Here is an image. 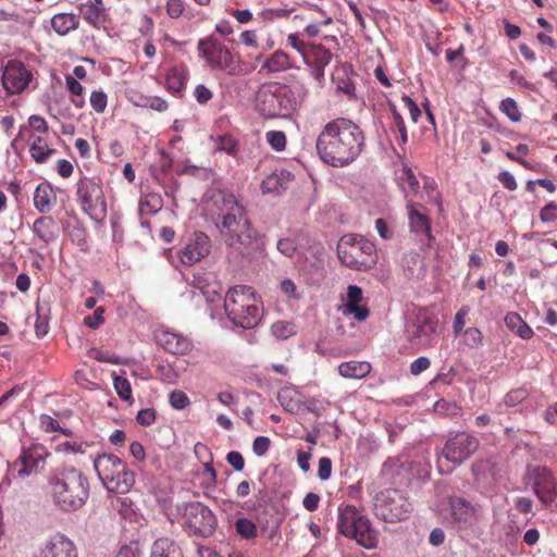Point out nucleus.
Listing matches in <instances>:
<instances>
[{"mask_svg":"<svg viewBox=\"0 0 557 557\" xmlns=\"http://www.w3.org/2000/svg\"><path fill=\"white\" fill-rule=\"evenodd\" d=\"M89 102L97 113H103L108 104V96L102 90H94L90 95Z\"/></svg>","mask_w":557,"mask_h":557,"instance_id":"obj_49","label":"nucleus"},{"mask_svg":"<svg viewBox=\"0 0 557 557\" xmlns=\"http://www.w3.org/2000/svg\"><path fill=\"white\" fill-rule=\"evenodd\" d=\"M290 67L292 63L289 55L282 50H277L263 61L261 71L273 74L286 71Z\"/></svg>","mask_w":557,"mask_h":557,"instance_id":"obj_33","label":"nucleus"},{"mask_svg":"<svg viewBox=\"0 0 557 557\" xmlns=\"http://www.w3.org/2000/svg\"><path fill=\"white\" fill-rule=\"evenodd\" d=\"M188 81V71L184 65L172 66L165 77L166 88L175 96H181Z\"/></svg>","mask_w":557,"mask_h":557,"instance_id":"obj_28","label":"nucleus"},{"mask_svg":"<svg viewBox=\"0 0 557 557\" xmlns=\"http://www.w3.org/2000/svg\"><path fill=\"white\" fill-rule=\"evenodd\" d=\"M136 421L143 426H149L156 421V410L145 408L138 411Z\"/></svg>","mask_w":557,"mask_h":557,"instance_id":"obj_57","label":"nucleus"},{"mask_svg":"<svg viewBox=\"0 0 557 557\" xmlns=\"http://www.w3.org/2000/svg\"><path fill=\"white\" fill-rule=\"evenodd\" d=\"M397 180L407 201L411 200L410 198L414 197L420 188L419 181L413 171L409 166L405 165L400 170Z\"/></svg>","mask_w":557,"mask_h":557,"instance_id":"obj_31","label":"nucleus"},{"mask_svg":"<svg viewBox=\"0 0 557 557\" xmlns=\"http://www.w3.org/2000/svg\"><path fill=\"white\" fill-rule=\"evenodd\" d=\"M373 509L376 518L394 523L406 519L412 510V505L401 491L386 488L374 496Z\"/></svg>","mask_w":557,"mask_h":557,"instance_id":"obj_9","label":"nucleus"},{"mask_svg":"<svg viewBox=\"0 0 557 557\" xmlns=\"http://www.w3.org/2000/svg\"><path fill=\"white\" fill-rule=\"evenodd\" d=\"M151 557H183V553L172 540L161 537L153 543Z\"/></svg>","mask_w":557,"mask_h":557,"instance_id":"obj_35","label":"nucleus"},{"mask_svg":"<svg viewBox=\"0 0 557 557\" xmlns=\"http://www.w3.org/2000/svg\"><path fill=\"white\" fill-rule=\"evenodd\" d=\"M76 195L82 209L89 214L98 207H106L102 188L94 180L81 178L76 184Z\"/></svg>","mask_w":557,"mask_h":557,"instance_id":"obj_17","label":"nucleus"},{"mask_svg":"<svg viewBox=\"0 0 557 557\" xmlns=\"http://www.w3.org/2000/svg\"><path fill=\"white\" fill-rule=\"evenodd\" d=\"M306 94L302 87H292L282 83L263 84L256 96V108L265 119H292Z\"/></svg>","mask_w":557,"mask_h":557,"instance_id":"obj_4","label":"nucleus"},{"mask_svg":"<svg viewBox=\"0 0 557 557\" xmlns=\"http://www.w3.org/2000/svg\"><path fill=\"white\" fill-rule=\"evenodd\" d=\"M287 42L302 57V59L305 58V53L309 50V47L312 45L300 40L297 34H289L287 36Z\"/></svg>","mask_w":557,"mask_h":557,"instance_id":"obj_55","label":"nucleus"},{"mask_svg":"<svg viewBox=\"0 0 557 557\" xmlns=\"http://www.w3.org/2000/svg\"><path fill=\"white\" fill-rule=\"evenodd\" d=\"M332 474V461L329 457L319 459L318 476L321 481H326Z\"/></svg>","mask_w":557,"mask_h":557,"instance_id":"obj_58","label":"nucleus"},{"mask_svg":"<svg viewBox=\"0 0 557 557\" xmlns=\"http://www.w3.org/2000/svg\"><path fill=\"white\" fill-rule=\"evenodd\" d=\"M211 240L203 232L195 233L194 237L180 251V259L183 264L193 265L209 255Z\"/></svg>","mask_w":557,"mask_h":557,"instance_id":"obj_21","label":"nucleus"},{"mask_svg":"<svg viewBox=\"0 0 557 557\" xmlns=\"http://www.w3.org/2000/svg\"><path fill=\"white\" fill-rule=\"evenodd\" d=\"M157 343L168 352L175 356L188 355L193 348V341L178 332L160 330L154 335Z\"/></svg>","mask_w":557,"mask_h":557,"instance_id":"obj_20","label":"nucleus"},{"mask_svg":"<svg viewBox=\"0 0 557 557\" xmlns=\"http://www.w3.org/2000/svg\"><path fill=\"white\" fill-rule=\"evenodd\" d=\"M371 364L367 361L350 360L342 362L337 370L338 374L345 379L361 380L370 374Z\"/></svg>","mask_w":557,"mask_h":557,"instance_id":"obj_29","label":"nucleus"},{"mask_svg":"<svg viewBox=\"0 0 557 557\" xmlns=\"http://www.w3.org/2000/svg\"><path fill=\"white\" fill-rule=\"evenodd\" d=\"M185 10L183 0H168L166 13L171 18H178Z\"/></svg>","mask_w":557,"mask_h":557,"instance_id":"obj_60","label":"nucleus"},{"mask_svg":"<svg viewBox=\"0 0 557 557\" xmlns=\"http://www.w3.org/2000/svg\"><path fill=\"white\" fill-rule=\"evenodd\" d=\"M224 310L235 325L246 330L257 326L261 320V308L249 286L237 285L230 288L224 298Z\"/></svg>","mask_w":557,"mask_h":557,"instance_id":"obj_5","label":"nucleus"},{"mask_svg":"<svg viewBox=\"0 0 557 557\" xmlns=\"http://www.w3.org/2000/svg\"><path fill=\"white\" fill-rule=\"evenodd\" d=\"M332 57V52L324 46L312 44L305 53L304 62L306 65H327Z\"/></svg>","mask_w":557,"mask_h":557,"instance_id":"obj_34","label":"nucleus"},{"mask_svg":"<svg viewBox=\"0 0 557 557\" xmlns=\"http://www.w3.org/2000/svg\"><path fill=\"white\" fill-rule=\"evenodd\" d=\"M392 112L394 117L395 126L399 133V140L401 145H405L408 140L407 129L403 116L396 110L395 106H392Z\"/></svg>","mask_w":557,"mask_h":557,"instance_id":"obj_53","label":"nucleus"},{"mask_svg":"<svg viewBox=\"0 0 557 557\" xmlns=\"http://www.w3.org/2000/svg\"><path fill=\"white\" fill-rule=\"evenodd\" d=\"M29 153L36 163H45L55 153V149L51 148L42 136L30 135Z\"/></svg>","mask_w":557,"mask_h":557,"instance_id":"obj_30","label":"nucleus"},{"mask_svg":"<svg viewBox=\"0 0 557 557\" xmlns=\"http://www.w3.org/2000/svg\"><path fill=\"white\" fill-rule=\"evenodd\" d=\"M337 528L344 536L356 540L360 546L367 549L377 547V531L372 528L370 520L352 505L338 507Z\"/></svg>","mask_w":557,"mask_h":557,"instance_id":"obj_6","label":"nucleus"},{"mask_svg":"<svg viewBox=\"0 0 557 557\" xmlns=\"http://www.w3.org/2000/svg\"><path fill=\"white\" fill-rule=\"evenodd\" d=\"M162 208V200L159 195H147L139 201V212L141 214H156Z\"/></svg>","mask_w":557,"mask_h":557,"instance_id":"obj_40","label":"nucleus"},{"mask_svg":"<svg viewBox=\"0 0 557 557\" xmlns=\"http://www.w3.org/2000/svg\"><path fill=\"white\" fill-rule=\"evenodd\" d=\"M113 386L121 399L128 400L132 398V386L125 376L114 374Z\"/></svg>","mask_w":557,"mask_h":557,"instance_id":"obj_44","label":"nucleus"},{"mask_svg":"<svg viewBox=\"0 0 557 557\" xmlns=\"http://www.w3.org/2000/svg\"><path fill=\"white\" fill-rule=\"evenodd\" d=\"M272 333L276 338L286 339L296 333L293 323L286 321H277L272 324Z\"/></svg>","mask_w":557,"mask_h":557,"instance_id":"obj_46","label":"nucleus"},{"mask_svg":"<svg viewBox=\"0 0 557 557\" xmlns=\"http://www.w3.org/2000/svg\"><path fill=\"white\" fill-rule=\"evenodd\" d=\"M479 447V440L467 432H457L451 435L442 449V456L454 465L467 460Z\"/></svg>","mask_w":557,"mask_h":557,"instance_id":"obj_13","label":"nucleus"},{"mask_svg":"<svg viewBox=\"0 0 557 557\" xmlns=\"http://www.w3.org/2000/svg\"><path fill=\"white\" fill-rule=\"evenodd\" d=\"M157 371L163 382L173 384L177 380V373L171 366H158Z\"/></svg>","mask_w":557,"mask_h":557,"instance_id":"obj_64","label":"nucleus"},{"mask_svg":"<svg viewBox=\"0 0 557 557\" xmlns=\"http://www.w3.org/2000/svg\"><path fill=\"white\" fill-rule=\"evenodd\" d=\"M199 58L203 59L212 70L223 71L234 75L238 70L236 61L230 49L213 36L202 38L197 45Z\"/></svg>","mask_w":557,"mask_h":557,"instance_id":"obj_10","label":"nucleus"},{"mask_svg":"<svg viewBox=\"0 0 557 557\" xmlns=\"http://www.w3.org/2000/svg\"><path fill=\"white\" fill-rule=\"evenodd\" d=\"M265 140L275 151H283L286 147V135L282 131H269Z\"/></svg>","mask_w":557,"mask_h":557,"instance_id":"obj_47","label":"nucleus"},{"mask_svg":"<svg viewBox=\"0 0 557 557\" xmlns=\"http://www.w3.org/2000/svg\"><path fill=\"white\" fill-rule=\"evenodd\" d=\"M406 208L408 210L409 227L412 233L431 236V222L429 216L422 211L424 209L420 205H416L412 200H408Z\"/></svg>","mask_w":557,"mask_h":557,"instance_id":"obj_25","label":"nucleus"},{"mask_svg":"<svg viewBox=\"0 0 557 557\" xmlns=\"http://www.w3.org/2000/svg\"><path fill=\"white\" fill-rule=\"evenodd\" d=\"M39 422L41 430L46 433H52L60 429L59 422L49 414H41Z\"/></svg>","mask_w":557,"mask_h":557,"instance_id":"obj_61","label":"nucleus"},{"mask_svg":"<svg viewBox=\"0 0 557 557\" xmlns=\"http://www.w3.org/2000/svg\"><path fill=\"white\" fill-rule=\"evenodd\" d=\"M366 138L358 124L349 119L337 117L327 122L315 140L320 159L333 168H344L361 154Z\"/></svg>","mask_w":557,"mask_h":557,"instance_id":"obj_2","label":"nucleus"},{"mask_svg":"<svg viewBox=\"0 0 557 557\" xmlns=\"http://www.w3.org/2000/svg\"><path fill=\"white\" fill-rule=\"evenodd\" d=\"M431 366V361L428 357L421 356L414 359L410 364V373L412 375H419L423 371L428 370Z\"/></svg>","mask_w":557,"mask_h":557,"instance_id":"obj_59","label":"nucleus"},{"mask_svg":"<svg viewBox=\"0 0 557 557\" xmlns=\"http://www.w3.org/2000/svg\"><path fill=\"white\" fill-rule=\"evenodd\" d=\"M48 485L53 504L64 512L81 509L89 497L87 476L73 466L62 465L51 470Z\"/></svg>","mask_w":557,"mask_h":557,"instance_id":"obj_3","label":"nucleus"},{"mask_svg":"<svg viewBox=\"0 0 557 557\" xmlns=\"http://www.w3.org/2000/svg\"><path fill=\"white\" fill-rule=\"evenodd\" d=\"M213 202L219 210L220 222L216 226L228 249V258L236 263L248 260L260 245L258 232L252 226L245 206L234 194L224 190L213 195Z\"/></svg>","mask_w":557,"mask_h":557,"instance_id":"obj_1","label":"nucleus"},{"mask_svg":"<svg viewBox=\"0 0 557 557\" xmlns=\"http://www.w3.org/2000/svg\"><path fill=\"white\" fill-rule=\"evenodd\" d=\"M433 408L437 414L445 417H455L461 411V407H459L455 401H448L446 399L437 400Z\"/></svg>","mask_w":557,"mask_h":557,"instance_id":"obj_43","label":"nucleus"},{"mask_svg":"<svg viewBox=\"0 0 557 557\" xmlns=\"http://www.w3.org/2000/svg\"><path fill=\"white\" fill-rule=\"evenodd\" d=\"M527 396L528 393L525 389L518 388L506 394L504 401L506 406L515 407L522 403L527 398Z\"/></svg>","mask_w":557,"mask_h":557,"instance_id":"obj_54","label":"nucleus"},{"mask_svg":"<svg viewBox=\"0 0 557 557\" xmlns=\"http://www.w3.org/2000/svg\"><path fill=\"white\" fill-rule=\"evenodd\" d=\"M506 326L523 339H529L533 336V330L522 320L516 312H509L505 317Z\"/></svg>","mask_w":557,"mask_h":557,"instance_id":"obj_37","label":"nucleus"},{"mask_svg":"<svg viewBox=\"0 0 557 557\" xmlns=\"http://www.w3.org/2000/svg\"><path fill=\"white\" fill-rule=\"evenodd\" d=\"M182 520L183 527L189 535L209 537L216 528L214 513L199 502L184 505Z\"/></svg>","mask_w":557,"mask_h":557,"instance_id":"obj_11","label":"nucleus"},{"mask_svg":"<svg viewBox=\"0 0 557 557\" xmlns=\"http://www.w3.org/2000/svg\"><path fill=\"white\" fill-rule=\"evenodd\" d=\"M235 530L240 537L251 540L257 536V525L250 519L238 518L235 521Z\"/></svg>","mask_w":557,"mask_h":557,"instance_id":"obj_41","label":"nucleus"},{"mask_svg":"<svg viewBox=\"0 0 557 557\" xmlns=\"http://www.w3.org/2000/svg\"><path fill=\"white\" fill-rule=\"evenodd\" d=\"M49 456L47 448L42 444H32L29 447H23L18 458L22 467L17 470L20 478L28 476L40 472Z\"/></svg>","mask_w":557,"mask_h":557,"instance_id":"obj_18","label":"nucleus"},{"mask_svg":"<svg viewBox=\"0 0 557 557\" xmlns=\"http://www.w3.org/2000/svg\"><path fill=\"white\" fill-rule=\"evenodd\" d=\"M169 401L176 410H183L190 404L188 396L182 391L171 392L169 395Z\"/></svg>","mask_w":557,"mask_h":557,"instance_id":"obj_50","label":"nucleus"},{"mask_svg":"<svg viewBox=\"0 0 557 557\" xmlns=\"http://www.w3.org/2000/svg\"><path fill=\"white\" fill-rule=\"evenodd\" d=\"M81 13L87 23L94 27H100L107 20L106 8L92 7L90 4L83 3L81 5Z\"/></svg>","mask_w":557,"mask_h":557,"instance_id":"obj_38","label":"nucleus"},{"mask_svg":"<svg viewBox=\"0 0 557 557\" xmlns=\"http://www.w3.org/2000/svg\"><path fill=\"white\" fill-rule=\"evenodd\" d=\"M277 250L285 257H293L296 252V245L294 240L289 238H282L277 242Z\"/></svg>","mask_w":557,"mask_h":557,"instance_id":"obj_63","label":"nucleus"},{"mask_svg":"<svg viewBox=\"0 0 557 557\" xmlns=\"http://www.w3.org/2000/svg\"><path fill=\"white\" fill-rule=\"evenodd\" d=\"M50 304L47 300L36 302L35 331L38 337L47 335L49 330Z\"/></svg>","mask_w":557,"mask_h":557,"instance_id":"obj_36","label":"nucleus"},{"mask_svg":"<svg viewBox=\"0 0 557 557\" xmlns=\"http://www.w3.org/2000/svg\"><path fill=\"white\" fill-rule=\"evenodd\" d=\"M332 81L336 85V88L345 95L350 97L355 95V84L348 77V67L346 65L336 69Z\"/></svg>","mask_w":557,"mask_h":557,"instance_id":"obj_39","label":"nucleus"},{"mask_svg":"<svg viewBox=\"0 0 557 557\" xmlns=\"http://www.w3.org/2000/svg\"><path fill=\"white\" fill-rule=\"evenodd\" d=\"M281 290L282 294L288 299L298 300L301 297L296 284L290 278H284L281 282Z\"/></svg>","mask_w":557,"mask_h":557,"instance_id":"obj_52","label":"nucleus"},{"mask_svg":"<svg viewBox=\"0 0 557 557\" xmlns=\"http://www.w3.org/2000/svg\"><path fill=\"white\" fill-rule=\"evenodd\" d=\"M104 308L98 307L92 314L85 317L84 324L89 329L96 330L104 322Z\"/></svg>","mask_w":557,"mask_h":557,"instance_id":"obj_51","label":"nucleus"},{"mask_svg":"<svg viewBox=\"0 0 557 557\" xmlns=\"http://www.w3.org/2000/svg\"><path fill=\"white\" fill-rule=\"evenodd\" d=\"M540 218L542 222L548 223L557 220V206L554 202L547 203L542 208Z\"/></svg>","mask_w":557,"mask_h":557,"instance_id":"obj_62","label":"nucleus"},{"mask_svg":"<svg viewBox=\"0 0 557 557\" xmlns=\"http://www.w3.org/2000/svg\"><path fill=\"white\" fill-rule=\"evenodd\" d=\"M94 468L109 492L125 494L135 483L134 472L113 454L98 455L94 459Z\"/></svg>","mask_w":557,"mask_h":557,"instance_id":"obj_7","label":"nucleus"},{"mask_svg":"<svg viewBox=\"0 0 557 557\" xmlns=\"http://www.w3.org/2000/svg\"><path fill=\"white\" fill-rule=\"evenodd\" d=\"M32 77V72L24 63L10 60L3 69L2 85L8 92L18 94L28 86Z\"/></svg>","mask_w":557,"mask_h":557,"instance_id":"obj_16","label":"nucleus"},{"mask_svg":"<svg viewBox=\"0 0 557 557\" xmlns=\"http://www.w3.org/2000/svg\"><path fill=\"white\" fill-rule=\"evenodd\" d=\"M212 275L206 273L194 274L191 289L186 294L191 298H203L208 302H213L218 295L216 286L212 282Z\"/></svg>","mask_w":557,"mask_h":557,"instance_id":"obj_24","label":"nucleus"},{"mask_svg":"<svg viewBox=\"0 0 557 557\" xmlns=\"http://www.w3.org/2000/svg\"><path fill=\"white\" fill-rule=\"evenodd\" d=\"M33 232L40 242L48 245L59 237L60 228L50 215H44L35 220Z\"/></svg>","mask_w":557,"mask_h":557,"instance_id":"obj_26","label":"nucleus"},{"mask_svg":"<svg viewBox=\"0 0 557 557\" xmlns=\"http://www.w3.org/2000/svg\"><path fill=\"white\" fill-rule=\"evenodd\" d=\"M462 342L471 349H479L483 346L482 332L476 327H468L462 332Z\"/></svg>","mask_w":557,"mask_h":557,"instance_id":"obj_42","label":"nucleus"},{"mask_svg":"<svg viewBox=\"0 0 557 557\" xmlns=\"http://www.w3.org/2000/svg\"><path fill=\"white\" fill-rule=\"evenodd\" d=\"M271 441L268 436H257L252 443V451L261 457L267 454L270 448Z\"/></svg>","mask_w":557,"mask_h":557,"instance_id":"obj_56","label":"nucleus"},{"mask_svg":"<svg viewBox=\"0 0 557 557\" xmlns=\"http://www.w3.org/2000/svg\"><path fill=\"white\" fill-rule=\"evenodd\" d=\"M57 202V194L53 187L47 183H40L34 193V206L40 213H49Z\"/></svg>","mask_w":557,"mask_h":557,"instance_id":"obj_27","label":"nucleus"},{"mask_svg":"<svg viewBox=\"0 0 557 557\" xmlns=\"http://www.w3.org/2000/svg\"><path fill=\"white\" fill-rule=\"evenodd\" d=\"M436 321L426 315L418 314L406 325V337L417 348L425 349L434 345L436 341Z\"/></svg>","mask_w":557,"mask_h":557,"instance_id":"obj_12","label":"nucleus"},{"mask_svg":"<svg viewBox=\"0 0 557 557\" xmlns=\"http://www.w3.org/2000/svg\"><path fill=\"white\" fill-rule=\"evenodd\" d=\"M525 480L532 485L534 494L545 506H550L557 499V484L547 468H528Z\"/></svg>","mask_w":557,"mask_h":557,"instance_id":"obj_14","label":"nucleus"},{"mask_svg":"<svg viewBox=\"0 0 557 557\" xmlns=\"http://www.w3.org/2000/svg\"><path fill=\"white\" fill-rule=\"evenodd\" d=\"M419 467L420 465L403 460L401 457H392L383 463L382 475L394 483L409 482L419 473Z\"/></svg>","mask_w":557,"mask_h":557,"instance_id":"obj_19","label":"nucleus"},{"mask_svg":"<svg viewBox=\"0 0 557 557\" xmlns=\"http://www.w3.org/2000/svg\"><path fill=\"white\" fill-rule=\"evenodd\" d=\"M337 256L343 264L359 271L371 269L376 263L373 242L357 235H345L339 239Z\"/></svg>","mask_w":557,"mask_h":557,"instance_id":"obj_8","label":"nucleus"},{"mask_svg":"<svg viewBox=\"0 0 557 557\" xmlns=\"http://www.w3.org/2000/svg\"><path fill=\"white\" fill-rule=\"evenodd\" d=\"M363 293L361 287L349 285L347 288L346 301L343 305V314L352 315L357 321H363L369 317V310L361 306Z\"/></svg>","mask_w":557,"mask_h":557,"instance_id":"obj_23","label":"nucleus"},{"mask_svg":"<svg viewBox=\"0 0 557 557\" xmlns=\"http://www.w3.org/2000/svg\"><path fill=\"white\" fill-rule=\"evenodd\" d=\"M450 519L455 528L466 535L476 532L479 520L478 510L468 500L461 497H449Z\"/></svg>","mask_w":557,"mask_h":557,"instance_id":"obj_15","label":"nucleus"},{"mask_svg":"<svg viewBox=\"0 0 557 557\" xmlns=\"http://www.w3.org/2000/svg\"><path fill=\"white\" fill-rule=\"evenodd\" d=\"M51 26L58 35L65 36L78 28L79 20L72 13H58L52 16Z\"/></svg>","mask_w":557,"mask_h":557,"instance_id":"obj_32","label":"nucleus"},{"mask_svg":"<svg viewBox=\"0 0 557 557\" xmlns=\"http://www.w3.org/2000/svg\"><path fill=\"white\" fill-rule=\"evenodd\" d=\"M499 110L512 122L521 120V113L517 102L512 98H506L500 102Z\"/></svg>","mask_w":557,"mask_h":557,"instance_id":"obj_45","label":"nucleus"},{"mask_svg":"<svg viewBox=\"0 0 557 557\" xmlns=\"http://www.w3.org/2000/svg\"><path fill=\"white\" fill-rule=\"evenodd\" d=\"M281 188V177L276 173L268 175L261 183V190L263 194H278Z\"/></svg>","mask_w":557,"mask_h":557,"instance_id":"obj_48","label":"nucleus"},{"mask_svg":"<svg viewBox=\"0 0 557 557\" xmlns=\"http://www.w3.org/2000/svg\"><path fill=\"white\" fill-rule=\"evenodd\" d=\"M39 557H77V550L70 539L58 533L46 542Z\"/></svg>","mask_w":557,"mask_h":557,"instance_id":"obj_22","label":"nucleus"}]
</instances>
